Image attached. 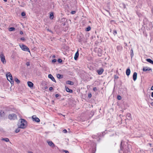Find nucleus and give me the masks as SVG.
<instances>
[{
  "mask_svg": "<svg viewBox=\"0 0 153 153\" xmlns=\"http://www.w3.org/2000/svg\"><path fill=\"white\" fill-rule=\"evenodd\" d=\"M15 30V28L14 27H10L9 29V31H14Z\"/></svg>",
  "mask_w": 153,
  "mask_h": 153,
  "instance_id": "b1692460",
  "label": "nucleus"
},
{
  "mask_svg": "<svg viewBox=\"0 0 153 153\" xmlns=\"http://www.w3.org/2000/svg\"><path fill=\"white\" fill-rule=\"evenodd\" d=\"M91 29V27L90 26H88L87 28L86 29V31H90Z\"/></svg>",
  "mask_w": 153,
  "mask_h": 153,
  "instance_id": "bb28decb",
  "label": "nucleus"
},
{
  "mask_svg": "<svg viewBox=\"0 0 153 153\" xmlns=\"http://www.w3.org/2000/svg\"><path fill=\"white\" fill-rule=\"evenodd\" d=\"M63 132L64 133H66L67 132V131L66 129H64L63 131Z\"/></svg>",
  "mask_w": 153,
  "mask_h": 153,
  "instance_id": "2f4dec72",
  "label": "nucleus"
},
{
  "mask_svg": "<svg viewBox=\"0 0 153 153\" xmlns=\"http://www.w3.org/2000/svg\"><path fill=\"white\" fill-rule=\"evenodd\" d=\"M14 80L16 82L17 84H19L20 83V81L17 79V78L15 77L14 78Z\"/></svg>",
  "mask_w": 153,
  "mask_h": 153,
  "instance_id": "6ab92c4d",
  "label": "nucleus"
},
{
  "mask_svg": "<svg viewBox=\"0 0 153 153\" xmlns=\"http://www.w3.org/2000/svg\"><path fill=\"white\" fill-rule=\"evenodd\" d=\"M28 153H33L31 151H29L28 152Z\"/></svg>",
  "mask_w": 153,
  "mask_h": 153,
  "instance_id": "a18cd8bd",
  "label": "nucleus"
},
{
  "mask_svg": "<svg viewBox=\"0 0 153 153\" xmlns=\"http://www.w3.org/2000/svg\"><path fill=\"white\" fill-rule=\"evenodd\" d=\"M48 77L49 78L51 79V80L53 81L56 82V81L55 80L54 78L53 77L52 75L51 74H49L48 75Z\"/></svg>",
  "mask_w": 153,
  "mask_h": 153,
  "instance_id": "1a4fd4ad",
  "label": "nucleus"
},
{
  "mask_svg": "<svg viewBox=\"0 0 153 153\" xmlns=\"http://www.w3.org/2000/svg\"><path fill=\"white\" fill-rule=\"evenodd\" d=\"M151 96L153 97V92H152V94H151Z\"/></svg>",
  "mask_w": 153,
  "mask_h": 153,
  "instance_id": "37998d69",
  "label": "nucleus"
},
{
  "mask_svg": "<svg viewBox=\"0 0 153 153\" xmlns=\"http://www.w3.org/2000/svg\"><path fill=\"white\" fill-rule=\"evenodd\" d=\"M134 54L132 49H131V58H132Z\"/></svg>",
  "mask_w": 153,
  "mask_h": 153,
  "instance_id": "a878e982",
  "label": "nucleus"
},
{
  "mask_svg": "<svg viewBox=\"0 0 153 153\" xmlns=\"http://www.w3.org/2000/svg\"><path fill=\"white\" fill-rule=\"evenodd\" d=\"M54 16L53 13H51L50 15V18L51 19H53V18Z\"/></svg>",
  "mask_w": 153,
  "mask_h": 153,
  "instance_id": "412c9836",
  "label": "nucleus"
},
{
  "mask_svg": "<svg viewBox=\"0 0 153 153\" xmlns=\"http://www.w3.org/2000/svg\"><path fill=\"white\" fill-rule=\"evenodd\" d=\"M25 12H22V13L21 15L22 16H25Z\"/></svg>",
  "mask_w": 153,
  "mask_h": 153,
  "instance_id": "c85d7f7f",
  "label": "nucleus"
},
{
  "mask_svg": "<svg viewBox=\"0 0 153 153\" xmlns=\"http://www.w3.org/2000/svg\"><path fill=\"white\" fill-rule=\"evenodd\" d=\"M102 50L100 48H99L98 50V55L100 56L102 55Z\"/></svg>",
  "mask_w": 153,
  "mask_h": 153,
  "instance_id": "f8f14e48",
  "label": "nucleus"
},
{
  "mask_svg": "<svg viewBox=\"0 0 153 153\" xmlns=\"http://www.w3.org/2000/svg\"><path fill=\"white\" fill-rule=\"evenodd\" d=\"M18 126L20 128H25L27 126V121L24 119H20L19 120Z\"/></svg>",
  "mask_w": 153,
  "mask_h": 153,
  "instance_id": "f257e3e1",
  "label": "nucleus"
},
{
  "mask_svg": "<svg viewBox=\"0 0 153 153\" xmlns=\"http://www.w3.org/2000/svg\"><path fill=\"white\" fill-rule=\"evenodd\" d=\"M59 96V95L58 94H56L55 95V97L57 98Z\"/></svg>",
  "mask_w": 153,
  "mask_h": 153,
  "instance_id": "ea45409f",
  "label": "nucleus"
},
{
  "mask_svg": "<svg viewBox=\"0 0 153 153\" xmlns=\"http://www.w3.org/2000/svg\"><path fill=\"white\" fill-rule=\"evenodd\" d=\"M21 40L23 41H25V39L24 37H22L20 39Z\"/></svg>",
  "mask_w": 153,
  "mask_h": 153,
  "instance_id": "c9c22d12",
  "label": "nucleus"
},
{
  "mask_svg": "<svg viewBox=\"0 0 153 153\" xmlns=\"http://www.w3.org/2000/svg\"><path fill=\"white\" fill-rule=\"evenodd\" d=\"M8 118L10 120H14L17 119V116L14 114H10L9 115Z\"/></svg>",
  "mask_w": 153,
  "mask_h": 153,
  "instance_id": "20e7f679",
  "label": "nucleus"
},
{
  "mask_svg": "<svg viewBox=\"0 0 153 153\" xmlns=\"http://www.w3.org/2000/svg\"><path fill=\"white\" fill-rule=\"evenodd\" d=\"M151 105L152 106H153V102H152L151 103Z\"/></svg>",
  "mask_w": 153,
  "mask_h": 153,
  "instance_id": "49530a36",
  "label": "nucleus"
},
{
  "mask_svg": "<svg viewBox=\"0 0 153 153\" xmlns=\"http://www.w3.org/2000/svg\"><path fill=\"white\" fill-rule=\"evenodd\" d=\"M53 89V88L52 87H50L49 88V90L50 91H51V90H52Z\"/></svg>",
  "mask_w": 153,
  "mask_h": 153,
  "instance_id": "58836bf2",
  "label": "nucleus"
},
{
  "mask_svg": "<svg viewBox=\"0 0 153 153\" xmlns=\"http://www.w3.org/2000/svg\"><path fill=\"white\" fill-rule=\"evenodd\" d=\"M27 84L29 87H32L33 86V83L31 82L28 81L27 82Z\"/></svg>",
  "mask_w": 153,
  "mask_h": 153,
  "instance_id": "2eb2a0df",
  "label": "nucleus"
},
{
  "mask_svg": "<svg viewBox=\"0 0 153 153\" xmlns=\"http://www.w3.org/2000/svg\"><path fill=\"white\" fill-rule=\"evenodd\" d=\"M97 88L96 87H94V88H93V90L94 91H97Z\"/></svg>",
  "mask_w": 153,
  "mask_h": 153,
  "instance_id": "4c0bfd02",
  "label": "nucleus"
},
{
  "mask_svg": "<svg viewBox=\"0 0 153 153\" xmlns=\"http://www.w3.org/2000/svg\"><path fill=\"white\" fill-rule=\"evenodd\" d=\"M66 83L68 84H69L71 85H72L74 84V82L70 81H67L66 82Z\"/></svg>",
  "mask_w": 153,
  "mask_h": 153,
  "instance_id": "f3484780",
  "label": "nucleus"
},
{
  "mask_svg": "<svg viewBox=\"0 0 153 153\" xmlns=\"http://www.w3.org/2000/svg\"><path fill=\"white\" fill-rule=\"evenodd\" d=\"M79 52L78 51L75 53V54L74 57V59L75 60H76L77 59V58L79 56Z\"/></svg>",
  "mask_w": 153,
  "mask_h": 153,
  "instance_id": "ddd939ff",
  "label": "nucleus"
},
{
  "mask_svg": "<svg viewBox=\"0 0 153 153\" xmlns=\"http://www.w3.org/2000/svg\"><path fill=\"white\" fill-rule=\"evenodd\" d=\"M75 13H76V11H72L71 12V13L72 14H75Z\"/></svg>",
  "mask_w": 153,
  "mask_h": 153,
  "instance_id": "f704fd0d",
  "label": "nucleus"
},
{
  "mask_svg": "<svg viewBox=\"0 0 153 153\" xmlns=\"http://www.w3.org/2000/svg\"><path fill=\"white\" fill-rule=\"evenodd\" d=\"M6 76L7 79L10 82L12 85L14 84V81L13 79V77L11 73L9 72L6 74Z\"/></svg>",
  "mask_w": 153,
  "mask_h": 153,
  "instance_id": "f03ea898",
  "label": "nucleus"
},
{
  "mask_svg": "<svg viewBox=\"0 0 153 153\" xmlns=\"http://www.w3.org/2000/svg\"><path fill=\"white\" fill-rule=\"evenodd\" d=\"M130 70L129 68H127L126 71V75L128 76L130 73Z\"/></svg>",
  "mask_w": 153,
  "mask_h": 153,
  "instance_id": "4468645a",
  "label": "nucleus"
},
{
  "mask_svg": "<svg viewBox=\"0 0 153 153\" xmlns=\"http://www.w3.org/2000/svg\"><path fill=\"white\" fill-rule=\"evenodd\" d=\"M56 59H53L52 60V62H54H54H56Z\"/></svg>",
  "mask_w": 153,
  "mask_h": 153,
  "instance_id": "e433bc0d",
  "label": "nucleus"
},
{
  "mask_svg": "<svg viewBox=\"0 0 153 153\" xmlns=\"http://www.w3.org/2000/svg\"><path fill=\"white\" fill-rule=\"evenodd\" d=\"M20 128L19 127L17 128L15 131L16 133H18L20 131Z\"/></svg>",
  "mask_w": 153,
  "mask_h": 153,
  "instance_id": "393cba45",
  "label": "nucleus"
},
{
  "mask_svg": "<svg viewBox=\"0 0 153 153\" xmlns=\"http://www.w3.org/2000/svg\"><path fill=\"white\" fill-rule=\"evenodd\" d=\"M109 14L110 15V13L109 12Z\"/></svg>",
  "mask_w": 153,
  "mask_h": 153,
  "instance_id": "3c124183",
  "label": "nucleus"
},
{
  "mask_svg": "<svg viewBox=\"0 0 153 153\" xmlns=\"http://www.w3.org/2000/svg\"><path fill=\"white\" fill-rule=\"evenodd\" d=\"M104 71V70L103 68H100L97 71V72L99 75L101 74Z\"/></svg>",
  "mask_w": 153,
  "mask_h": 153,
  "instance_id": "0eeeda50",
  "label": "nucleus"
},
{
  "mask_svg": "<svg viewBox=\"0 0 153 153\" xmlns=\"http://www.w3.org/2000/svg\"><path fill=\"white\" fill-rule=\"evenodd\" d=\"M19 46L20 48L23 50L24 51H28L29 52H30V51L29 48L25 45H20Z\"/></svg>",
  "mask_w": 153,
  "mask_h": 153,
  "instance_id": "7ed1b4c3",
  "label": "nucleus"
},
{
  "mask_svg": "<svg viewBox=\"0 0 153 153\" xmlns=\"http://www.w3.org/2000/svg\"><path fill=\"white\" fill-rule=\"evenodd\" d=\"M137 74L136 72H134L133 74V79L134 81H135L137 78Z\"/></svg>",
  "mask_w": 153,
  "mask_h": 153,
  "instance_id": "9d476101",
  "label": "nucleus"
},
{
  "mask_svg": "<svg viewBox=\"0 0 153 153\" xmlns=\"http://www.w3.org/2000/svg\"><path fill=\"white\" fill-rule=\"evenodd\" d=\"M126 116L128 118H130L131 119H132L131 114L129 113H128L127 114Z\"/></svg>",
  "mask_w": 153,
  "mask_h": 153,
  "instance_id": "5701e85b",
  "label": "nucleus"
},
{
  "mask_svg": "<svg viewBox=\"0 0 153 153\" xmlns=\"http://www.w3.org/2000/svg\"><path fill=\"white\" fill-rule=\"evenodd\" d=\"M20 34H23V32H22V31H21L20 32Z\"/></svg>",
  "mask_w": 153,
  "mask_h": 153,
  "instance_id": "79ce46f5",
  "label": "nucleus"
},
{
  "mask_svg": "<svg viewBox=\"0 0 153 153\" xmlns=\"http://www.w3.org/2000/svg\"><path fill=\"white\" fill-rule=\"evenodd\" d=\"M32 119L33 120H34L35 122H39L40 121V120L39 118L36 117V116L35 115L33 116H32Z\"/></svg>",
  "mask_w": 153,
  "mask_h": 153,
  "instance_id": "423d86ee",
  "label": "nucleus"
},
{
  "mask_svg": "<svg viewBox=\"0 0 153 153\" xmlns=\"http://www.w3.org/2000/svg\"><path fill=\"white\" fill-rule=\"evenodd\" d=\"M26 65L27 66H29L30 65V62H26Z\"/></svg>",
  "mask_w": 153,
  "mask_h": 153,
  "instance_id": "7c9ffc66",
  "label": "nucleus"
},
{
  "mask_svg": "<svg viewBox=\"0 0 153 153\" xmlns=\"http://www.w3.org/2000/svg\"><path fill=\"white\" fill-rule=\"evenodd\" d=\"M1 140L6 142H8L9 141V140L8 138H2Z\"/></svg>",
  "mask_w": 153,
  "mask_h": 153,
  "instance_id": "aec40b11",
  "label": "nucleus"
},
{
  "mask_svg": "<svg viewBox=\"0 0 153 153\" xmlns=\"http://www.w3.org/2000/svg\"><path fill=\"white\" fill-rule=\"evenodd\" d=\"M146 61L152 64H153V61L151 59H146Z\"/></svg>",
  "mask_w": 153,
  "mask_h": 153,
  "instance_id": "a211bd4d",
  "label": "nucleus"
},
{
  "mask_svg": "<svg viewBox=\"0 0 153 153\" xmlns=\"http://www.w3.org/2000/svg\"><path fill=\"white\" fill-rule=\"evenodd\" d=\"M57 77L59 79L62 78L63 77V75L58 74L57 75Z\"/></svg>",
  "mask_w": 153,
  "mask_h": 153,
  "instance_id": "4be33fe9",
  "label": "nucleus"
},
{
  "mask_svg": "<svg viewBox=\"0 0 153 153\" xmlns=\"http://www.w3.org/2000/svg\"><path fill=\"white\" fill-rule=\"evenodd\" d=\"M47 143L48 145L52 147L53 148L55 147V145L51 141H47Z\"/></svg>",
  "mask_w": 153,
  "mask_h": 153,
  "instance_id": "6e6552de",
  "label": "nucleus"
},
{
  "mask_svg": "<svg viewBox=\"0 0 153 153\" xmlns=\"http://www.w3.org/2000/svg\"><path fill=\"white\" fill-rule=\"evenodd\" d=\"M0 57L1 59V61L2 62L3 64H5L6 61L5 59V57L3 54L1 53L0 55Z\"/></svg>",
  "mask_w": 153,
  "mask_h": 153,
  "instance_id": "39448f33",
  "label": "nucleus"
},
{
  "mask_svg": "<svg viewBox=\"0 0 153 153\" xmlns=\"http://www.w3.org/2000/svg\"><path fill=\"white\" fill-rule=\"evenodd\" d=\"M153 149V151H153V149Z\"/></svg>",
  "mask_w": 153,
  "mask_h": 153,
  "instance_id": "603ef678",
  "label": "nucleus"
},
{
  "mask_svg": "<svg viewBox=\"0 0 153 153\" xmlns=\"http://www.w3.org/2000/svg\"><path fill=\"white\" fill-rule=\"evenodd\" d=\"M65 88H66V90L67 92H70L71 93L73 91L72 90L70 89L69 88L67 87H65Z\"/></svg>",
  "mask_w": 153,
  "mask_h": 153,
  "instance_id": "dca6fc26",
  "label": "nucleus"
},
{
  "mask_svg": "<svg viewBox=\"0 0 153 153\" xmlns=\"http://www.w3.org/2000/svg\"><path fill=\"white\" fill-rule=\"evenodd\" d=\"M63 152H65V153H69V152L68 151H67V150H63Z\"/></svg>",
  "mask_w": 153,
  "mask_h": 153,
  "instance_id": "72a5a7b5",
  "label": "nucleus"
},
{
  "mask_svg": "<svg viewBox=\"0 0 153 153\" xmlns=\"http://www.w3.org/2000/svg\"><path fill=\"white\" fill-rule=\"evenodd\" d=\"M124 8H126V6L125 4H124Z\"/></svg>",
  "mask_w": 153,
  "mask_h": 153,
  "instance_id": "de8ad7c7",
  "label": "nucleus"
},
{
  "mask_svg": "<svg viewBox=\"0 0 153 153\" xmlns=\"http://www.w3.org/2000/svg\"><path fill=\"white\" fill-rule=\"evenodd\" d=\"M58 62L59 63H61L62 62V60L60 59H58Z\"/></svg>",
  "mask_w": 153,
  "mask_h": 153,
  "instance_id": "c756f323",
  "label": "nucleus"
},
{
  "mask_svg": "<svg viewBox=\"0 0 153 153\" xmlns=\"http://www.w3.org/2000/svg\"><path fill=\"white\" fill-rule=\"evenodd\" d=\"M151 90H153V85L151 87Z\"/></svg>",
  "mask_w": 153,
  "mask_h": 153,
  "instance_id": "c03bdc74",
  "label": "nucleus"
},
{
  "mask_svg": "<svg viewBox=\"0 0 153 153\" xmlns=\"http://www.w3.org/2000/svg\"><path fill=\"white\" fill-rule=\"evenodd\" d=\"M117 98L118 100H121L122 99V97L120 95H118L117 96Z\"/></svg>",
  "mask_w": 153,
  "mask_h": 153,
  "instance_id": "cd10ccee",
  "label": "nucleus"
},
{
  "mask_svg": "<svg viewBox=\"0 0 153 153\" xmlns=\"http://www.w3.org/2000/svg\"><path fill=\"white\" fill-rule=\"evenodd\" d=\"M117 33V32L116 30H114L113 32V34L114 35H115Z\"/></svg>",
  "mask_w": 153,
  "mask_h": 153,
  "instance_id": "473e14b6",
  "label": "nucleus"
},
{
  "mask_svg": "<svg viewBox=\"0 0 153 153\" xmlns=\"http://www.w3.org/2000/svg\"><path fill=\"white\" fill-rule=\"evenodd\" d=\"M91 94H89L88 95V97L89 98H91Z\"/></svg>",
  "mask_w": 153,
  "mask_h": 153,
  "instance_id": "a19ab883",
  "label": "nucleus"
},
{
  "mask_svg": "<svg viewBox=\"0 0 153 153\" xmlns=\"http://www.w3.org/2000/svg\"><path fill=\"white\" fill-rule=\"evenodd\" d=\"M53 57H55V56H53Z\"/></svg>",
  "mask_w": 153,
  "mask_h": 153,
  "instance_id": "8fccbe9b",
  "label": "nucleus"
},
{
  "mask_svg": "<svg viewBox=\"0 0 153 153\" xmlns=\"http://www.w3.org/2000/svg\"><path fill=\"white\" fill-rule=\"evenodd\" d=\"M4 1L5 2H6L7 1V0H4Z\"/></svg>",
  "mask_w": 153,
  "mask_h": 153,
  "instance_id": "09e8293b",
  "label": "nucleus"
},
{
  "mask_svg": "<svg viewBox=\"0 0 153 153\" xmlns=\"http://www.w3.org/2000/svg\"><path fill=\"white\" fill-rule=\"evenodd\" d=\"M151 70V68L149 67H144L143 68V70L144 71H150Z\"/></svg>",
  "mask_w": 153,
  "mask_h": 153,
  "instance_id": "9b49d317",
  "label": "nucleus"
}]
</instances>
